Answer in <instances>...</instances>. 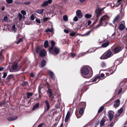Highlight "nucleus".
Instances as JSON below:
<instances>
[{
	"label": "nucleus",
	"instance_id": "1",
	"mask_svg": "<svg viewBox=\"0 0 127 127\" xmlns=\"http://www.w3.org/2000/svg\"><path fill=\"white\" fill-rule=\"evenodd\" d=\"M60 51V49L57 47H54L53 48L50 47L49 50V52L55 56L59 54Z\"/></svg>",
	"mask_w": 127,
	"mask_h": 127
},
{
	"label": "nucleus",
	"instance_id": "2",
	"mask_svg": "<svg viewBox=\"0 0 127 127\" xmlns=\"http://www.w3.org/2000/svg\"><path fill=\"white\" fill-rule=\"evenodd\" d=\"M81 72L82 76L84 78L87 77V66H85L81 69Z\"/></svg>",
	"mask_w": 127,
	"mask_h": 127
},
{
	"label": "nucleus",
	"instance_id": "3",
	"mask_svg": "<svg viewBox=\"0 0 127 127\" xmlns=\"http://www.w3.org/2000/svg\"><path fill=\"white\" fill-rule=\"evenodd\" d=\"M19 69L17 68V64L15 63L12 65L11 67L10 68L9 71L10 72H13L18 71Z\"/></svg>",
	"mask_w": 127,
	"mask_h": 127
},
{
	"label": "nucleus",
	"instance_id": "4",
	"mask_svg": "<svg viewBox=\"0 0 127 127\" xmlns=\"http://www.w3.org/2000/svg\"><path fill=\"white\" fill-rule=\"evenodd\" d=\"M112 52L110 51L107 52L105 55H103L100 58L101 59H105L110 57L111 55Z\"/></svg>",
	"mask_w": 127,
	"mask_h": 127
},
{
	"label": "nucleus",
	"instance_id": "5",
	"mask_svg": "<svg viewBox=\"0 0 127 127\" xmlns=\"http://www.w3.org/2000/svg\"><path fill=\"white\" fill-rule=\"evenodd\" d=\"M93 71L91 68L88 66V78L91 77L93 75Z\"/></svg>",
	"mask_w": 127,
	"mask_h": 127
},
{
	"label": "nucleus",
	"instance_id": "6",
	"mask_svg": "<svg viewBox=\"0 0 127 127\" xmlns=\"http://www.w3.org/2000/svg\"><path fill=\"white\" fill-rule=\"evenodd\" d=\"M109 19V17L108 16L106 15H104L101 18L99 21V23L101 24L103 21L107 20Z\"/></svg>",
	"mask_w": 127,
	"mask_h": 127
},
{
	"label": "nucleus",
	"instance_id": "7",
	"mask_svg": "<svg viewBox=\"0 0 127 127\" xmlns=\"http://www.w3.org/2000/svg\"><path fill=\"white\" fill-rule=\"evenodd\" d=\"M104 8H98L95 11L96 12V16L97 17H99L102 11Z\"/></svg>",
	"mask_w": 127,
	"mask_h": 127
},
{
	"label": "nucleus",
	"instance_id": "8",
	"mask_svg": "<svg viewBox=\"0 0 127 127\" xmlns=\"http://www.w3.org/2000/svg\"><path fill=\"white\" fill-rule=\"evenodd\" d=\"M120 85L123 88L125 89L127 88V81H122Z\"/></svg>",
	"mask_w": 127,
	"mask_h": 127
},
{
	"label": "nucleus",
	"instance_id": "9",
	"mask_svg": "<svg viewBox=\"0 0 127 127\" xmlns=\"http://www.w3.org/2000/svg\"><path fill=\"white\" fill-rule=\"evenodd\" d=\"M52 2V0H48L47 1H44L42 4L41 5V6L42 7L46 6L48 4H51Z\"/></svg>",
	"mask_w": 127,
	"mask_h": 127
},
{
	"label": "nucleus",
	"instance_id": "10",
	"mask_svg": "<svg viewBox=\"0 0 127 127\" xmlns=\"http://www.w3.org/2000/svg\"><path fill=\"white\" fill-rule=\"evenodd\" d=\"M114 114V112L113 111H110L109 112L108 117L111 121L112 119L113 115Z\"/></svg>",
	"mask_w": 127,
	"mask_h": 127
},
{
	"label": "nucleus",
	"instance_id": "11",
	"mask_svg": "<svg viewBox=\"0 0 127 127\" xmlns=\"http://www.w3.org/2000/svg\"><path fill=\"white\" fill-rule=\"evenodd\" d=\"M46 54V52L44 49H43L40 51L39 53V55L41 57L45 56Z\"/></svg>",
	"mask_w": 127,
	"mask_h": 127
},
{
	"label": "nucleus",
	"instance_id": "12",
	"mask_svg": "<svg viewBox=\"0 0 127 127\" xmlns=\"http://www.w3.org/2000/svg\"><path fill=\"white\" fill-rule=\"evenodd\" d=\"M120 104V102L119 99H117L114 102V106L116 108L118 107L119 105Z\"/></svg>",
	"mask_w": 127,
	"mask_h": 127
},
{
	"label": "nucleus",
	"instance_id": "13",
	"mask_svg": "<svg viewBox=\"0 0 127 127\" xmlns=\"http://www.w3.org/2000/svg\"><path fill=\"white\" fill-rule=\"evenodd\" d=\"M6 79L7 82H9L10 80H14V78L13 75H9L8 76Z\"/></svg>",
	"mask_w": 127,
	"mask_h": 127
},
{
	"label": "nucleus",
	"instance_id": "14",
	"mask_svg": "<svg viewBox=\"0 0 127 127\" xmlns=\"http://www.w3.org/2000/svg\"><path fill=\"white\" fill-rule=\"evenodd\" d=\"M76 15L79 18H80L82 17V13L80 10H77L76 12Z\"/></svg>",
	"mask_w": 127,
	"mask_h": 127
},
{
	"label": "nucleus",
	"instance_id": "15",
	"mask_svg": "<svg viewBox=\"0 0 127 127\" xmlns=\"http://www.w3.org/2000/svg\"><path fill=\"white\" fill-rule=\"evenodd\" d=\"M87 51H86L85 52L83 53L81 52L78 55H77L76 57V58H77V59H78L80 57H81L84 56L85 55L87 54Z\"/></svg>",
	"mask_w": 127,
	"mask_h": 127
},
{
	"label": "nucleus",
	"instance_id": "16",
	"mask_svg": "<svg viewBox=\"0 0 127 127\" xmlns=\"http://www.w3.org/2000/svg\"><path fill=\"white\" fill-rule=\"evenodd\" d=\"M48 73L49 75L51 77V78L53 80L55 79V77L54 73L51 71L49 70L48 71Z\"/></svg>",
	"mask_w": 127,
	"mask_h": 127
},
{
	"label": "nucleus",
	"instance_id": "17",
	"mask_svg": "<svg viewBox=\"0 0 127 127\" xmlns=\"http://www.w3.org/2000/svg\"><path fill=\"white\" fill-rule=\"evenodd\" d=\"M70 111H68L67 112V115L65 119V122H66L68 121L69 117L70 116Z\"/></svg>",
	"mask_w": 127,
	"mask_h": 127
},
{
	"label": "nucleus",
	"instance_id": "18",
	"mask_svg": "<svg viewBox=\"0 0 127 127\" xmlns=\"http://www.w3.org/2000/svg\"><path fill=\"white\" fill-rule=\"evenodd\" d=\"M121 50V48L120 46H118L115 48L114 49V52L116 53L119 52Z\"/></svg>",
	"mask_w": 127,
	"mask_h": 127
},
{
	"label": "nucleus",
	"instance_id": "19",
	"mask_svg": "<svg viewBox=\"0 0 127 127\" xmlns=\"http://www.w3.org/2000/svg\"><path fill=\"white\" fill-rule=\"evenodd\" d=\"M17 118V117L16 116L15 117H11L8 118L7 119L9 121H12L16 120Z\"/></svg>",
	"mask_w": 127,
	"mask_h": 127
},
{
	"label": "nucleus",
	"instance_id": "20",
	"mask_svg": "<svg viewBox=\"0 0 127 127\" xmlns=\"http://www.w3.org/2000/svg\"><path fill=\"white\" fill-rule=\"evenodd\" d=\"M100 78V75H98L92 81H91L95 82L97 80V82H96L97 83L99 81V79Z\"/></svg>",
	"mask_w": 127,
	"mask_h": 127
},
{
	"label": "nucleus",
	"instance_id": "21",
	"mask_svg": "<svg viewBox=\"0 0 127 127\" xmlns=\"http://www.w3.org/2000/svg\"><path fill=\"white\" fill-rule=\"evenodd\" d=\"M109 44V42H106L103 43L101 45V46L103 48H105L107 47Z\"/></svg>",
	"mask_w": 127,
	"mask_h": 127
},
{
	"label": "nucleus",
	"instance_id": "22",
	"mask_svg": "<svg viewBox=\"0 0 127 127\" xmlns=\"http://www.w3.org/2000/svg\"><path fill=\"white\" fill-rule=\"evenodd\" d=\"M125 28L124 25L122 23L121 24L119 27V29L121 30L122 31Z\"/></svg>",
	"mask_w": 127,
	"mask_h": 127
},
{
	"label": "nucleus",
	"instance_id": "23",
	"mask_svg": "<svg viewBox=\"0 0 127 127\" xmlns=\"http://www.w3.org/2000/svg\"><path fill=\"white\" fill-rule=\"evenodd\" d=\"M120 17L119 15L117 16L115 18H114L113 21V23L115 24L116 22H117L118 20Z\"/></svg>",
	"mask_w": 127,
	"mask_h": 127
},
{
	"label": "nucleus",
	"instance_id": "24",
	"mask_svg": "<svg viewBox=\"0 0 127 127\" xmlns=\"http://www.w3.org/2000/svg\"><path fill=\"white\" fill-rule=\"evenodd\" d=\"M45 32H54V29L53 28H48L45 30Z\"/></svg>",
	"mask_w": 127,
	"mask_h": 127
},
{
	"label": "nucleus",
	"instance_id": "25",
	"mask_svg": "<svg viewBox=\"0 0 127 127\" xmlns=\"http://www.w3.org/2000/svg\"><path fill=\"white\" fill-rule=\"evenodd\" d=\"M45 103L46 105L47 106V109H46V111H47L50 108V105L49 104L48 101L46 100L45 101Z\"/></svg>",
	"mask_w": 127,
	"mask_h": 127
},
{
	"label": "nucleus",
	"instance_id": "26",
	"mask_svg": "<svg viewBox=\"0 0 127 127\" xmlns=\"http://www.w3.org/2000/svg\"><path fill=\"white\" fill-rule=\"evenodd\" d=\"M46 64V62L45 60H42L41 63V67H43Z\"/></svg>",
	"mask_w": 127,
	"mask_h": 127
},
{
	"label": "nucleus",
	"instance_id": "27",
	"mask_svg": "<svg viewBox=\"0 0 127 127\" xmlns=\"http://www.w3.org/2000/svg\"><path fill=\"white\" fill-rule=\"evenodd\" d=\"M44 11V10L43 9H38L37 10L36 12V13L39 14H42Z\"/></svg>",
	"mask_w": 127,
	"mask_h": 127
},
{
	"label": "nucleus",
	"instance_id": "28",
	"mask_svg": "<svg viewBox=\"0 0 127 127\" xmlns=\"http://www.w3.org/2000/svg\"><path fill=\"white\" fill-rule=\"evenodd\" d=\"M95 49L94 48H91L89 49L88 51V53H91L94 52L95 51Z\"/></svg>",
	"mask_w": 127,
	"mask_h": 127
},
{
	"label": "nucleus",
	"instance_id": "29",
	"mask_svg": "<svg viewBox=\"0 0 127 127\" xmlns=\"http://www.w3.org/2000/svg\"><path fill=\"white\" fill-rule=\"evenodd\" d=\"M39 106V103H37L35 105H34L33 106V108H32L33 110H34L35 109H36L37 108H38V107Z\"/></svg>",
	"mask_w": 127,
	"mask_h": 127
},
{
	"label": "nucleus",
	"instance_id": "30",
	"mask_svg": "<svg viewBox=\"0 0 127 127\" xmlns=\"http://www.w3.org/2000/svg\"><path fill=\"white\" fill-rule=\"evenodd\" d=\"M122 0H118L117 1V3L116 4V5H114L115 6L118 7L120 4V2Z\"/></svg>",
	"mask_w": 127,
	"mask_h": 127
},
{
	"label": "nucleus",
	"instance_id": "31",
	"mask_svg": "<svg viewBox=\"0 0 127 127\" xmlns=\"http://www.w3.org/2000/svg\"><path fill=\"white\" fill-rule=\"evenodd\" d=\"M48 42L47 40L45 41L44 43V46L45 48H46L48 47Z\"/></svg>",
	"mask_w": 127,
	"mask_h": 127
},
{
	"label": "nucleus",
	"instance_id": "32",
	"mask_svg": "<svg viewBox=\"0 0 127 127\" xmlns=\"http://www.w3.org/2000/svg\"><path fill=\"white\" fill-rule=\"evenodd\" d=\"M27 98L28 99H29L30 96H32V95L33 94L32 93H27Z\"/></svg>",
	"mask_w": 127,
	"mask_h": 127
},
{
	"label": "nucleus",
	"instance_id": "33",
	"mask_svg": "<svg viewBox=\"0 0 127 127\" xmlns=\"http://www.w3.org/2000/svg\"><path fill=\"white\" fill-rule=\"evenodd\" d=\"M51 42L52 46L51 47H52V48H53L54 47H55V46H54L55 44V42L54 41L52 40L51 41Z\"/></svg>",
	"mask_w": 127,
	"mask_h": 127
},
{
	"label": "nucleus",
	"instance_id": "34",
	"mask_svg": "<svg viewBox=\"0 0 127 127\" xmlns=\"http://www.w3.org/2000/svg\"><path fill=\"white\" fill-rule=\"evenodd\" d=\"M104 109V107L103 106L101 107L98 111V113H100Z\"/></svg>",
	"mask_w": 127,
	"mask_h": 127
},
{
	"label": "nucleus",
	"instance_id": "35",
	"mask_svg": "<svg viewBox=\"0 0 127 127\" xmlns=\"http://www.w3.org/2000/svg\"><path fill=\"white\" fill-rule=\"evenodd\" d=\"M84 112V109L83 108H81L79 110V113L81 115Z\"/></svg>",
	"mask_w": 127,
	"mask_h": 127
},
{
	"label": "nucleus",
	"instance_id": "36",
	"mask_svg": "<svg viewBox=\"0 0 127 127\" xmlns=\"http://www.w3.org/2000/svg\"><path fill=\"white\" fill-rule=\"evenodd\" d=\"M7 73L6 72H3V75L2 77V78H5L6 77L7 75Z\"/></svg>",
	"mask_w": 127,
	"mask_h": 127
},
{
	"label": "nucleus",
	"instance_id": "37",
	"mask_svg": "<svg viewBox=\"0 0 127 127\" xmlns=\"http://www.w3.org/2000/svg\"><path fill=\"white\" fill-rule=\"evenodd\" d=\"M83 87L85 90H87V82H85L83 85Z\"/></svg>",
	"mask_w": 127,
	"mask_h": 127
},
{
	"label": "nucleus",
	"instance_id": "38",
	"mask_svg": "<svg viewBox=\"0 0 127 127\" xmlns=\"http://www.w3.org/2000/svg\"><path fill=\"white\" fill-rule=\"evenodd\" d=\"M47 92L50 94H52V90L50 89L49 88L47 90Z\"/></svg>",
	"mask_w": 127,
	"mask_h": 127
},
{
	"label": "nucleus",
	"instance_id": "39",
	"mask_svg": "<svg viewBox=\"0 0 127 127\" xmlns=\"http://www.w3.org/2000/svg\"><path fill=\"white\" fill-rule=\"evenodd\" d=\"M123 111V109L122 108H121L118 111V113L119 114L118 116H119L121 114Z\"/></svg>",
	"mask_w": 127,
	"mask_h": 127
},
{
	"label": "nucleus",
	"instance_id": "40",
	"mask_svg": "<svg viewBox=\"0 0 127 127\" xmlns=\"http://www.w3.org/2000/svg\"><path fill=\"white\" fill-rule=\"evenodd\" d=\"M63 19L64 21H68V18L67 16L66 15L64 16L63 17Z\"/></svg>",
	"mask_w": 127,
	"mask_h": 127
},
{
	"label": "nucleus",
	"instance_id": "41",
	"mask_svg": "<svg viewBox=\"0 0 127 127\" xmlns=\"http://www.w3.org/2000/svg\"><path fill=\"white\" fill-rule=\"evenodd\" d=\"M15 25H13L12 26V30L13 32H14V33L16 32L15 30Z\"/></svg>",
	"mask_w": 127,
	"mask_h": 127
},
{
	"label": "nucleus",
	"instance_id": "42",
	"mask_svg": "<svg viewBox=\"0 0 127 127\" xmlns=\"http://www.w3.org/2000/svg\"><path fill=\"white\" fill-rule=\"evenodd\" d=\"M105 123V122L104 120L103 119H102L101 120L100 123V125L101 126H102L103 124H104Z\"/></svg>",
	"mask_w": 127,
	"mask_h": 127
},
{
	"label": "nucleus",
	"instance_id": "43",
	"mask_svg": "<svg viewBox=\"0 0 127 127\" xmlns=\"http://www.w3.org/2000/svg\"><path fill=\"white\" fill-rule=\"evenodd\" d=\"M23 40V39L22 38H20V39H19L16 42V43L17 44H19Z\"/></svg>",
	"mask_w": 127,
	"mask_h": 127
},
{
	"label": "nucleus",
	"instance_id": "44",
	"mask_svg": "<svg viewBox=\"0 0 127 127\" xmlns=\"http://www.w3.org/2000/svg\"><path fill=\"white\" fill-rule=\"evenodd\" d=\"M28 84V82L27 81L24 82L21 84V85L23 86H25L27 85Z\"/></svg>",
	"mask_w": 127,
	"mask_h": 127
},
{
	"label": "nucleus",
	"instance_id": "45",
	"mask_svg": "<svg viewBox=\"0 0 127 127\" xmlns=\"http://www.w3.org/2000/svg\"><path fill=\"white\" fill-rule=\"evenodd\" d=\"M8 3H12L13 1V0H5Z\"/></svg>",
	"mask_w": 127,
	"mask_h": 127
},
{
	"label": "nucleus",
	"instance_id": "46",
	"mask_svg": "<svg viewBox=\"0 0 127 127\" xmlns=\"http://www.w3.org/2000/svg\"><path fill=\"white\" fill-rule=\"evenodd\" d=\"M40 48L39 47H37L36 48V49H35V50H36V53H37V54L38 53L39 51L40 50Z\"/></svg>",
	"mask_w": 127,
	"mask_h": 127
},
{
	"label": "nucleus",
	"instance_id": "47",
	"mask_svg": "<svg viewBox=\"0 0 127 127\" xmlns=\"http://www.w3.org/2000/svg\"><path fill=\"white\" fill-rule=\"evenodd\" d=\"M18 16L19 17L20 20H21L22 19V15L20 13L18 14Z\"/></svg>",
	"mask_w": 127,
	"mask_h": 127
},
{
	"label": "nucleus",
	"instance_id": "48",
	"mask_svg": "<svg viewBox=\"0 0 127 127\" xmlns=\"http://www.w3.org/2000/svg\"><path fill=\"white\" fill-rule=\"evenodd\" d=\"M21 13L23 15H25L26 14V11L24 10H22L21 11Z\"/></svg>",
	"mask_w": 127,
	"mask_h": 127
},
{
	"label": "nucleus",
	"instance_id": "49",
	"mask_svg": "<svg viewBox=\"0 0 127 127\" xmlns=\"http://www.w3.org/2000/svg\"><path fill=\"white\" fill-rule=\"evenodd\" d=\"M78 20V17L76 16H75L73 19V20L75 21H77Z\"/></svg>",
	"mask_w": 127,
	"mask_h": 127
},
{
	"label": "nucleus",
	"instance_id": "50",
	"mask_svg": "<svg viewBox=\"0 0 127 127\" xmlns=\"http://www.w3.org/2000/svg\"><path fill=\"white\" fill-rule=\"evenodd\" d=\"M71 56L73 58L74 57L75 55V54L73 53H71Z\"/></svg>",
	"mask_w": 127,
	"mask_h": 127
},
{
	"label": "nucleus",
	"instance_id": "51",
	"mask_svg": "<svg viewBox=\"0 0 127 127\" xmlns=\"http://www.w3.org/2000/svg\"><path fill=\"white\" fill-rule=\"evenodd\" d=\"M35 21L36 22L39 24L40 23H41L40 20L39 19H36Z\"/></svg>",
	"mask_w": 127,
	"mask_h": 127
},
{
	"label": "nucleus",
	"instance_id": "52",
	"mask_svg": "<svg viewBox=\"0 0 127 127\" xmlns=\"http://www.w3.org/2000/svg\"><path fill=\"white\" fill-rule=\"evenodd\" d=\"M49 19H50V18L49 17L44 18L43 19V20L44 21H46Z\"/></svg>",
	"mask_w": 127,
	"mask_h": 127
},
{
	"label": "nucleus",
	"instance_id": "53",
	"mask_svg": "<svg viewBox=\"0 0 127 127\" xmlns=\"http://www.w3.org/2000/svg\"><path fill=\"white\" fill-rule=\"evenodd\" d=\"M122 88H122L120 89L119 90V91L118 95L120 94H121L122 92Z\"/></svg>",
	"mask_w": 127,
	"mask_h": 127
},
{
	"label": "nucleus",
	"instance_id": "54",
	"mask_svg": "<svg viewBox=\"0 0 127 127\" xmlns=\"http://www.w3.org/2000/svg\"><path fill=\"white\" fill-rule=\"evenodd\" d=\"M20 34H18L17 36L16 37V40L17 41L19 39V38L20 37Z\"/></svg>",
	"mask_w": 127,
	"mask_h": 127
},
{
	"label": "nucleus",
	"instance_id": "55",
	"mask_svg": "<svg viewBox=\"0 0 127 127\" xmlns=\"http://www.w3.org/2000/svg\"><path fill=\"white\" fill-rule=\"evenodd\" d=\"M31 19L32 20H34L35 18H34V15H32L31 16Z\"/></svg>",
	"mask_w": 127,
	"mask_h": 127
},
{
	"label": "nucleus",
	"instance_id": "56",
	"mask_svg": "<svg viewBox=\"0 0 127 127\" xmlns=\"http://www.w3.org/2000/svg\"><path fill=\"white\" fill-rule=\"evenodd\" d=\"M70 36H74L75 34V32H74L70 33Z\"/></svg>",
	"mask_w": 127,
	"mask_h": 127
},
{
	"label": "nucleus",
	"instance_id": "57",
	"mask_svg": "<svg viewBox=\"0 0 127 127\" xmlns=\"http://www.w3.org/2000/svg\"><path fill=\"white\" fill-rule=\"evenodd\" d=\"M44 124H39L37 126V127H42Z\"/></svg>",
	"mask_w": 127,
	"mask_h": 127
},
{
	"label": "nucleus",
	"instance_id": "58",
	"mask_svg": "<svg viewBox=\"0 0 127 127\" xmlns=\"http://www.w3.org/2000/svg\"><path fill=\"white\" fill-rule=\"evenodd\" d=\"M64 32L66 33H67L69 32L66 29H64Z\"/></svg>",
	"mask_w": 127,
	"mask_h": 127
},
{
	"label": "nucleus",
	"instance_id": "59",
	"mask_svg": "<svg viewBox=\"0 0 127 127\" xmlns=\"http://www.w3.org/2000/svg\"><path fill=\"white\" fill-rule=\"evenodd\" d=\"M93 28L90 31L88 32V35H89L93 31Z\"/></svg>",
	"mask_w": 127,
	"mask_h": 127
},
{
	"label": "nucleus",
	"instance_id": "60",
	"mask_svg": "<svg viewBox=\"0 0 127 127\" xmlns=\"http://www.w3.org/2000/svg\"><path fill=\"white\" fill-rule=\"evenodd\" d=\"M102 24H100H100H98L97 26H96L95 27H93V29H95V28H97L98 27H100V26Z\"/></svg>",
	"mask_w": 127,
	"mask_h": 127
},
{
	"label": "nucleus",
	"instance_id": "61",
	"mask_svg": "<svg viewBox=\"0 0 127 127\" xmlns=\"http://www.w3.org/2000/svg\"><path fill=\"white\" fill-rule=\"evenodd\" d=\"M82 41L81 40H80V39H78L77 41V42L78 43H80L82 42Z\"/></svg>",
	"mask_w": 127,
	"mask_h": 127
},
{
	"label": "nucleus",
	"instance_id": "62",
	"mask_svg": "<svg viewBox=\"0 0 127 127\" xmlns=\"http://www.w3.org/2000/svg\"><path fill=\"white\" fill-rule=\"evenodd\" d=\"M104 74L103 73H101L100 74V78L101 77H104Z\"/></svg>",
	"mask_w": 127,
	"mask_h": 127
},
{
	"label": "nucleus",
	"instance_id": "63",
	"mask_svg": "<svg viewBox=\"0 0 127 127\" xmlns=\"http://www.w3.org/2000/svg\"><path fill=\"white\" fill-rule=\"evenodd\" d=\"M91 23V21L90 20L88 21V26Z\"/></svg>",
	"mask_w": 127,
	"mask_h": 127
},
{
	"label": "nucleus",
	"instance_id": "64",
	"mask_svg": "<svg viewBox=\"0 0 127 127\" xmlns=\"http://www.w3.org/2000/svg\"><path fill=\"white\" fill-rule=\"evenodd\" d=\"M4 20L5 21H6L7 20V16H5L4 17Z\"/></svg>",
	"mask_w": 127,
	"mask_h": 127
}]
</instances>
